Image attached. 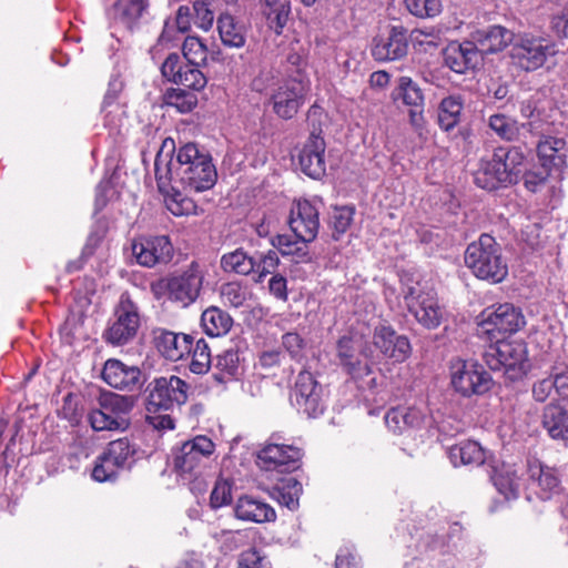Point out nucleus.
<instances>
[{
    "mask_svg": "<svg viewBox=\"0 0 568 568\" xmlns=\"http://www.w3.org/2000/svg\"><path fill=\"white\" fill-rule=\"evenodd\" d=\"M175 145L165 139L154 160L159 192L164 196L166 209L175 216L194 212V202L182 195L181 189L203 192L214 186L217 172L211 155L195 143L182 145L174 158Z\"/></svg>",
    "mask_w": 568,
    "mask_h": 568,
    "instance_id": "1",
    "label": "nucleus"
},
{
    "mask_svg": "<svg viewBox=\"0 0 568 568\" xmlns=\"http://www.w3.org/2000/svg\"><path fill=\"white\" fill-rule=\"evenodd\" d=\"M203 282L204 272L201 265L193 261L184 270L152 282L150 290L156 300L166 297L182 307H187L199 298Z\"/></svg>",
    "mask_w": 568,
    "mask_h": 568,
    "instance_id": "2",
    "label": "nucleus"
},
{
    "mask_svg": "<svg viewBox=\"0 0 568 568\" xmlns=\"http://www.w3.org/2000/svg\"><path fill=\"white\" fill-rule=\"evenodd\" d=\"M465 264L473 274L491 283L501 282L508 274V265L500 245L489 234H481L465 252Z\"/></svg>",
    "mask_w": 568,
    "mask_h": 568,
    "instance_id": "3",
    "label": "nucleus"
},
{
    "mask_svg": "<svg viewBox=\"0 0 568 568\" xmlns=\"http://www.w3.org/2000/svg\"><path fill=\"white\" fill-rule=\"evenodd\" d=\"M484 359L491 371H503L513 382L529 369L527 346L521 339H497L486 347Z\"/></svg>",
    "mask_w": 568,
    "mask_h": 568,
    "instance_id": "4",
    "label": "nucleus"
},
{
    "mask_svg": "<svg viewBox=\"0 0 568 568\" xmlns=\"http://www.w3.org/2000/svg\"><path fill=\"white\" fill-rule=\"evenodd\" d=\"M134 400L132 396H123L112 392H102L88 414V420L95 432L125 430L129 414Z\"/></svg>",
    "mask_w": 568,
    "mask_h": 568,
    "instance_id": "5",
    "label": "nucleus"
},
{
    "mask_svg": "<svg viewBox=\"0 0 568 568\" xmlns=\"http://www.w3.org/2000/svg\"><path fill=\"white\" fill-rule=\"evenodd\" d=\"M557 53L554 40L547 37L524 33L515 38L510 51V64L520 72H535Z\"/></svg>",
    "mask_w": 568,
    "mask_h": 568,
    "instance_id": "6",
    "label": "nucleus"
},
{
    "mask_svg": "<svg viewBox=\"0 0 568 568\" xmlns=\"http://www.w3.org/2000/svg\"><path fill=\"white\" fill-rule=\"evenodd\" d=\"M140 325L139 306L132 301L129 293H123L113 310L102 337L110 345L122 346L135 338Z\"/></svg>",
    "mask_w": 568,
    "mask_h": 568,
    "instance_id": "7",
    "label": "nucleus"
},
{
    "mask_svg": "<svg viewBox=\"0 0 568 568\" xmlns=\"http://www.w3.org/2000/svg\"><path fill=\"white\" fill-rule=\"evenodd\" d=\"M215 445L206 436L200 435L184 442L174 452V469L185 481L197 480L214 453Z\"/></svg>",
    "mask_w": 568,
    "mask_h": 568,
    "instance_id": "8",
    "label": "nucleus"
},
{
    "mask_svg": "<svg viewBox=\"0 0 568 568\" xmlns=\"http://www.w3.org/2000/svg\"><path fill=\"white\" fill-rule=\"evenodd\" d=\"M307 79L297 68L294 74L278 82L270 94V104L273 112L284 120L295 116L304 104L307 92Z\"/></svg>",
    "mask_w": 568,
    "mask_h": 568,
    "instance_id": "9",
    "label": "nucleus"
},
{
    "mask_svg": "<svg viewBox=\"0 0 568 568\" xmlns=\"http://www.w3.org/2000/svg\"><path fill=\"white\" fill-rule=\"evenodd\" d=\"M189 384L175 375L154 378L148 386V413L168 412L182 406L189 397Z\"/></svg>",
    "mask_w": 568,
    "mask_h": 568,
    "instance_id": "10",
    "label": "nucleus"
},
{
    "mask_svg": "<svg viewBox=\"0 0 568 568\" xmlns=\"http://www.w3.org/2000/svg\"><path fill=\"white\" fill-rule=\"evenodd\" d=\"M404 302L408 312L425 328L435 329L444 320V310L432 292H426L419 283L403 288Z\"/></svg>",
    "mask_w": 568,
    "mask_h": 568,
    "instance_id": "11",
    "label": "nucleus"
},
{
    "mask_svg": "<svg viewBox=\"0 0 568 568\" xmlns=\"http://www.w3.org/2000/svg\"><path fill=\"white\" fill-rule=\"evenodd\" d=\"M450 379L454 389L466 397L483 395L491 387V377L483 366L462 359L452 363Z\"/></svg>",
    "mask_w": 568,
    "mask_h": 568,
    "instance_id": "12",
    "label": "nucleus"
},
{
    "mask_svg": "<svg viewBox=\"0 0 568 568\" xmlns=\"http://www.w3.org/2000/svg\"><path fill=\"white\" fill-rule=\"evenodd\" d=\"M135 450L128 438H120L108 444L104 452L97 457L92 478L104 483L116 478L119 471L128 466Z\"/></svg>",
    "mask_w": 568,
    "mask_h": 568,
    "instance_id": "13",
    "label": "nucleus"
},
{
    "mask_svg": "<svg viewBox=\"0 0 568 568\" xmlns=\"http://www.w3.org/2000/svg\"><path fill=\"white\" fill-rule=\"evenodd\" d=\"M271 437L257 455V465L265 471L291 473L300 468L303 452L293 445H284L274 442Z\"/></svg>",
    "mask_w": 568,
    "mask_h": 568,
    "instance_id": "14",
    "label": "nucleus"
},
{
    "mask_svg": "<svg viewBox=\"0 0 568 568\" xmlns=\"http://www.w3.org/2000/svg\"><path fill=\"white\" fill-rule=\"evenodd\" d=\"M373 346L376 351L375 357L379 361H390L393 364L405 362L410 355L409 339L398 334L389 325L376 326L373 333ZM374 355L372 354V359Z\"/></svg>",
    "mask_w": 568,
    "mask_h": 568,
    "instance_id": "15",
    "label": "nucleus"
},
{
    "mask_svg": "<svg viewBox=\"0 0 568 568\" xmlns=\"http://www.w3.org/2000/svg\"><path fill=\"white\" fill-rule=\"evenodd\" d=\"M525 317L520 308L510 303L499 304L481 313L479 326L483 333L493 335L498 333H516L525 325Z\"/></svg>",
    "mask_w": 568,
    "mask_h": 568,
    "instance_id": "16",
    "label": "nucleus"
},
{
    "mask_svg": "<svg viewBox=\"0 0 568 568\" xmlns=\"http://www.w3.org/2000/svg\"><path fill=\"white\" fill-rule=\"evenodd\" d=\"M293 399L307 417H316L324 412L323 387L308 371H301L297 375Z\"/></svg>",
    "mask_w": 568,
    "mask_h": 568,
    "instance_id": "17",
    "label": "nucleus"
},
{
    "mask_svg": "<svg viewBox=\"0 0 568 568\" xmlns=\"http://www.w3.org/2000/svg\"><path fill=\"white\" fill-rule=\"evenodd\" d=\"M161 73L170 82L182 85L194 93L204 89L207 83L200 65L184 64L178 53L166 57L161 65Z\"/></svg>",
    "mask_w": 568,
    "mask_h": 568,
    "instance_id": "18",
    "label": "nucleus"
},
{
    "mask_svg": "<svg viewBox=\"0 0 568 568\" xmlns=\"http://www.w3.org/2000/svg\"><path fill=\"white\" fill-rule=\"evenodd\" d=\"M136 262L145 267L168 264L174 254L173 245L166 235L141 237L132 243Z\"/></svg>",
    "mask_w": 568,
    "mask_h": 568,
    "instance_id": "19",
    "label": "nucleus"
},
{
    "mask_svg": "<svg viewBox=\"0 0 568 568\" xmlns=\"http://www.w3.org/2000/svg\"><path fill=\"white\" fill-rule=\"evenodd\" d=\"M336 351L339 365L352 378L358 379L371 374L368 354L361 348L358 341L343 336L337 342Z\"/></svg>",
    "mask_w": 568,
    "mask_h": 568,
    "instance_id": "20",
    "label": "nucleus"
},
{
    "mask_svg": "<svg viewBox=\"0 0 568 568\" xmlns=\"http://www.w3.org/2000/svg\"><path fill=\"white\" fill-rule=\"evenodd\" d=\"M408 47L406 28L393 26L387 36H378L373 40L372 55L381 62L396 61L407 55Z\"/></svg>",
    "mask_w": 568,
    "mask_h": 568,
    "instance_id": "21",
    "label": "nucleus"
},
{
    "mask_svg": "<svg viewBox=\"0 0 568 568\" xmlns=\"http://www.w3.org/2000/svg\"><path fill=\"white\" fill-rule=\"evenodd\" d=\"M288 224L297 239L312 242L320 229L317 207L307 200L296 202L291 210Z\"/></svg>",
    "mask_w": 568,
    "mask_h": 568,
    "instance_id": "22",
    "label": "nucleus"
},
{
    "mask_svg": "<svg viewBox=\"0 0 568 568\" xmlns=\"http://www.w3.org/2000/svg\"><path fill=\"white\" fill-rule=\"evenodd\" d=\"M325 149L321 132L313 131L298 153V164L304 174L312 179H320L325 174Z\"/></svg>",
    "mask_w": 568,
    "mask_h": 568,
    "instance_id": "23",
    "label": "nucleus"
},
{
    "mask_svg": "<svg viewBox=\"0 0 568 568\" xmlns=\"http://www.w3.org/2000/svg\"><path fill=\"white\" fill-rule=\"evenodd\" d=\"M392 97L410 108L409 121L413 126L420 129L424 124L425 97L419 85L410 77L403 75L398 79Z\"/></svg>",
    "mask_w": 568,
    "mask_h": 568,
    "instance_id": "24",
    "label": "nucleus"
},
{
    "mask_svg": "<svg viewBox=\"0 0 568 568\" xmlns=\"http://www.w3.org/2000/svg\"><path fill=\"white\" fill-rule=\"evenodd\" d=\"M445 65L456 73H466L481 64L483 57L473 41L450 42L443 52Z\"/></svg>",
    "mask_w": 568,
    "mask_h": 568,
    "instance_id": "25",
    "label": "nucleus"
},
{
    "mask_svg": "<svg viewBox=\"0 0 568 568\" xmlns=\"http://www.w3.org/2000/svg\"><path fill=\"white\" fill-rule=\"evenodd\" d=\"M102 377L111 387L124 390L139 389L144 383L143 374L138 366H129L113 358L105 362Z\"/></svg>",
    "mask_w": 568,
    "mask_h": 568,
    "instance_id": "26",
    "label": "nucleus"
},
{
    "mask_svg": "<svg viewBox=\"0 0 568 568\" xmlns=\"http://www.w3.org/2000/svg\"><path fill=\"white\" fill-rule=\"evenodd\" d=\"M493 159L496 165L499 166L500 174L506 183H518L526 170V156L520 148H498L495 150Z\"/></svg>",
    "mask_w": 568,
    "mask_h": 568,
    "instance_id": "27",
    "label": "nucleus"
},
{
    "mask_svg": "<svg viewBox=\"0 0 568 568\" xmlns=\"http://www.w3.org/2000/svg\"><path fill=\"white\" fill-rule=\"evenodd\" d=\"M528 475L529 485L540 499H549L552 495L559 493L560 480L552 468L544 466L538 460L529 462Z\"/></svg>",
    "mask_w": 568,
    "mask_h": 568,
    "instance_id": "28",
    "label": "nucleus"
},
{
    "mask_svg": "<svg viewBox=\"0 0 568 568\" xmlns=\"http://www.w3.org/2000/svg\"><path fill=\"white\" fill-rule=\"evenodd\" d=\"M479 53H496L503 51L515 40L514 32L503 26H489L486 29L478 30L473 36Z\"/></svg>",
    "mask_w": 568,
    "mask_h": 568,
    "instance_id": "29",
    "label": "nucleus"
},
{
    "mask_svg": "<svg viewBox=\"0 0 568 568\" xmlns=\"http://www.w3.org/2000/svg\"><path fill=\"white\" fill-rule=\"evenodd\" d=\"M194 337L187 334H176L160 331L155 336L158 351L169 361L176 362L191 352Z\"/></svg>",
    "mask_w": 568,
    "mask_h": 568,
    "instance_id": "30",
    "label": "nucleus"
},
{
    "mask_svg": "<svg viewBox=\"0 0 568 568\" xmlns=\"http://www.w3.org/2000/svg\"><path fill=\"white\" fill-rule=\"evenodd\" d=\"M541 424L552 439L568 440V408L558 402L544 407Z\"/></svg>",
    "mask_w": 568,
    "mask_h": 568,
    "instance_id": "31",
    "label": "nucleus"
},
{
    "mask_svg": "<svg viewBox=\"0 0 568 568\" xmlns=\"http://www.w3.org/2000/svg\"><path fill=\"white\" fill-rule=\"evenodd\" d=\"M149 8V0H116L112 9L114 23L132 31Z\"/></svg>",
    "mask_w": 568,
    "mask_h": 568,
    "instance_id": "32",
    "label": "nucleus"
},
{
    "mask_svg": "<svg viewBox=\"0 0 568 568\" xmlns=\"http://www.w3.org/2000/svg\"><path fill=\"white\" fill-rule=\"evenodd\" d=\"M490 477L494 486L506 499H516L519 496L521 478L515 465L501 464L494 467Z\"/></svg>",
    "mask_w": 568,
    "mask_h": 568,
    "instance_id": "33",
    "label": "nucleus"
},
{
    "mask_svg": "<svg viewBox=\"0 0 568 568\" xmlns=\"http://www.w3.org/2000/svg\"><path fill=\"white\" fill-rule=\"evenodd\" d=\"M235 516L241 520L265 523L276 518L275 510L267 504L251 497H241L235 506Z\"/></svg>",
    "mask_w": 568,
    "mask_h": 568,
    "instance_id": "34",
    "label": "nucleus"
},
{
    "mask_svg": "<svg viewBox=\"0 0 568 568\" xmlns=\"http://www.w3.org/2000/svg\"><path fill=\"white\" fill-rule=\"evenodd\" d=\"M217 31L225 47L242 48L246 42V32L243 24L237 22L230 13H221L217 18Z\"/></svg>",
    "mask_w": 568,
    "mask_h": 568,
    "instance_id": "35",
    "label": "nucleus"
},
{
    "mask_svg": "<svg viewBox=\"0 0 568 568\" xmlns=\"http://www.w3.org/2000/svg\"><path fill=\"white\" fill-rule=\"evenodd\" d=\"M215 368L216 373L212 375L214 381L219 384H225L230 381L237 379L242 373L240 354L235 349H226L216 356Z\"/></svg>",
    "mask_w": 568,
    "mask_h": 568,
    "instance_id": "36",
    "label": "nucleus"
},
{
    "mask_svg": "<svg viewBox=\"0 0 568 568\" xmlns=\"http://www.w3.org/2000/svg\"><path fill=\"white\" fill-rule=\"evenodd\" d=\"M233 325L230 314L219 307L206 308L201 316V326L204 333L211 337L226 335Z\"/></svg>",
    "mask_w": 568,
    "mask_h": 568,
    "instance_id": "37",
    "label": "nucleus"
},
{
    "mask_svg": "<svg viewBox=\"0 0 568 568\" xmlns=\"http://www.w3.org/2000/svg\"><path fill=\"white\" fill-rule=\"evenodd\" d=\"M566 142L562 139L547 136L537 144V153L541 165L548 169H560L565 163Z\"/></svg>",
    "mask_w": 568,
    "mask_h": 568,
    "instance_id": "38",
    "label": "nucleus"
},
{
    "mask_svg": "<svg viewBox=\"0 0 568 568\" xmlns=\"http://www.w3.org/2000/svg\"><path fill=\"white\" fill-rule=\"evenodd\" d=\"M449 458L455 466H479L486 459L484 448L474 440H465L449 449Z\"/></svg>",
    "mask_w": 568,
    "mask_h": 568,
    "instance_id": "39",
    "label": "nucleus"
},
{
    "mask_svg": "<svg viewBox=\"0 0 568 568\" xmlns=\"http://www.w3.org/2000/svg\"><path fill=\"white\" fill-rule=\"evenodd\" d=\"M464 99L459 94H452L444 98L438 106V124L440 129L448 132L453 130L462 118Z\"/></svg>",
    "mask_w": 568,
    "mask_h": 568,
    "instance_id": "40",
    "label": "nucleus"
},
{
    "mask_svg": "<svg viewBox=\"0 0 568 568\" xmlns=\"http://www.w3.org/2000/svg\"><path fill=\"white\" fill-rule=\"evenodd\" d=\"M261 6L270 28L281 34L288 21L290 2L287 0H261Z\"/></svg>",
    "mask_w": 568,
    "mask_h": 568,
    "instance_id": "41",
    "label": "nucleus"
},
{
    "mask_svg": "<svg viewBox=\"0 0 568 568\" xmlns=\"http://www.w3.org/2000/svg\"><path fill=\"white\" fill-rule=\"evenodd\" d=\"M488 126L499 139L507 142L519 140L520 131L527 128L526 124H519L515 119L503 113L490 115Z\"/></svg>",
    "mask_w": 568,
    "mask_h": 568,
    "instance_id": "42",
    "label": "nucleus"
},
{
    "mask_svg": "<svg viewBox=\"0 0 568 568\" xmlns=\"http://www.w3.org/2000/svg\"><path fill=\"white\" fill-rule=\"evenodd\" d=\"M308 242H304L303 240H292L290 235L282 234L277 235L272 244L283 256H291L292 261L295 263H305L311 261V255L308 252Z\"/></svg>",
    "mask_w": 568,
    "mask_h": 568,
    "instance_id": "43",
    "label": "nucleus"
},
{
    "mask_svg": "<svg viewBox=\"0 0 568 568\" xmlns=\"http://www.w3.org/2000/svg\"><path fill=\"white\" fill-rule=\"evenodd\" d=\"M221 266L225 272L248 275L255 271L256 257L248 255L243 248L223 254Z\"/></svg>",
    "mask_w": 568,
    "mask_h": 568,
    "instance_id": "44",
    "label": "nucleus"
},
{
    "mask_svg": "<svg viewBox=\"0 0 568 568\" xmlns=\"http://www.w3.org/2000/svg\"><path fill=\"white\" fill-rule=\"evenodd\" d=\"M499 166L496 165L494 159L484 162L474 175V181L477 186L493 191L499 185H507L506 181L500 174Z\"/></svg>",
    "mask_w": 568,
    "mask_h": 568,
    "instance_id": "45",
    "label": "nucleus"
},
{
    "mask_svg": "<svg viewBox=\"0 0 568 568\" xmlns=\"http://www.w3.org/2000/svg\"><path fill=\"white\" fill-rule=\"evenodd\" d=\"M164 103L175 108L180 113H189L197 105V97L192 91L171 88L164 94Z\"/></svg>",
    "mask_w": 568,
    "mask_h": 568,
    "instance_id": "46",
    "label": "nucleus"
},
{
    "mask_svg": "<svg viewBox=\"0 0 568 568\" xmlns=\"http://www.w3.org/2000/svg\"><path fill=\"white\" fill-rule=\"evenodd\" d=\"M192 359L190 363V371L194 374H206L212 364L211 348L204 338H199L194 346L192 345L191 352Z\"/></svg>",
    "mask_w": 568,
    "mask_h": 568,
    "instance_id": "47",
    "label": "nucleus"
},
{
    "mask_svg": "<svg viewBox=\"0 0 568 568\" xmlns=\"http://www.w3.org/2000/svg\"><path fill=\"white\" fill-rule=\"evenodd\" d=\"M192 21H193L192 8L189 6H180L176 11L174 24H170L169 22H165L159 41L161 43L170 42L173 39V33L175 31V28L181 33L187 32L191 29Z\"/></svg>",
    "mask_w": 568,
    "mask_h": 568,
    "instance_id": "48",
    "label": "nucleus"
},
{
    "mask_svg": "<svg viewBox=\"0 0 568 568\" xmlns=\"http://www.w3.org/2000/svg\"><path fill=\"white\" fill-rule=\"evenodd\" d=\"M355 209L352 206L335 207L329 216V227L332 229V236L334 240L346 233L353 223Z\"/></svg>",
    "mask_w": 568,
    "mask_h": 568,
    "instance_id": "49",
    "label": "nucleus"
},
{
    "mask_svg": "<svg viewBox=\"0 0 568 568\" xmlns=\"http://www.w3.org/2000/svg\"><path fill=\"white\" fill-rule=\"evenodd\" d=\"M183 58L186 64L203 65L207 60V48L197 37H186L182 45Z\"/></svg>",
    "mask_w": 568,
    "mask_h": 568,
    "instance_id": "50",
    "label": "nucleus"
},
{
    "mask_svg": "<svg viewBox=\"0 0 568 568\" xmlns=\"http://www.w3.org/2000/svg\"><path fill=\"white\" fill-rule=\"evenodd\" d=\"M302 489L301 484L295 478H288L285 484L276 489V498L280 504L288 509H295L298 506V494Z\"/></svg>",
    "mask_w": 568,
    "mask_h": 568,
    "instance_id": "51",
    "label": "nucleus"
},
{
    "mask_svg": "<svg viewBox=\"0 0 568 568\" xmlns=\"http://www.w3.org/2000/svg\"><path fill=\"white\" fill-rule=\"evenodd\" d=\"M407 10L418 18H433L442 11L440 0H404Z\"/></svg>",
    "mask_w": 568,
    "mask_h": 568,
    "instance_id": "52",
    "label": "nucleus"
},
{
    "mask_svg": "<svg viewBox=\"0 0 568 568\" xmlns=\"http://www.w3.org/2000/svg\"><path fill=\"white\" fill-rule=\"evenodd\" d=\"M414 45L428 48H437L440 43L442 31L437 28H419L414 29L410 34Z\"/></svg>",
    "mask_w": 568,
    "mask_h": 568,
    "instance_id": "53",
    "label": "nucleus"
},
{
    "mask_svg": "<svg viewBox=\"0 0 568 568\" xmlns=\"http://www.w3.org/2000/svg\"><path fill=\"white\" fill-rule=\"evenodd\" d=\"M191 8L193 12V23L204 31L210 30L213 26L214 13L210 9L209 3L204 0H196Z\"/></svg>",
    "mask_w": 568,
    "mask_h": 568,
    "instance_id": "54",
    "label": "nucleus"
},
{
    "mask_svg": "<svg viewBox=\"0 0 568 568\" xmlns=\"http://www.w3.org/2000/svg\"><path fill=\"white\" fill-rule=\"evenodd\" d=\"M280 264V258L276 251L270 250L266 254H263L256 258V267L253 273L257 274L256 282H263L264 277L268 274H273Z\"/></svg>",
    "mask_w": 568,
    "mask_h": 568,
    "instance_id": "55",
    "label": "nucleus"
},
{
    "mask_svg": "<svg viewBox=\"0 0 568 568\" xmlns=\"http://www.w3.org/2000/svg\"><path fill=\"white\" fill-rule=\"evenodd\" d=\"M282 345L293 359L300 361L303 357L305 341L298 333H285L282 336Z\"/></svg>",
    "mask_w": 568,
    "mask_h": 568,
    "instance_id": "56",
    "label": "nucleus"
},
{
    "mask_svg": "<svg viewBox=\"0 0 568 568\" xmlns=\"http://www.w3.org/2000/svg\"><path fill=\"white\" fill-rule=\"evenodd\" d=\"M231 500L232 485L225 479L217 480L211 493V506L213 508H220L222 506L230 504Z\"/></svg>",
    "mask_w": 568,
    "mask_h": 568,
    "instance_id": "57",
    "label": "nucleus"
},
{
    "mask_svg": "<svg viewBox=\"0 0 568 568\" xmlns=\"http://www.w3.org/2000/svg\"><path fill=\"white\" fill-rule=\"evenodd\" d=\"M239 568H272L270 560L255 548L240 555Z\"/></svg>",
    "mask_w": 568,
    "mask_h": 568,
    "instance_id": "58",
    "label": "nucleus"
},
{
    "mask_svg": "<svg viewBox=\"0 0 568 568\" xmlns=\"http://www.w3.org/2000/svg\"><path fill=\"white\" fill-rule=\"evenodd\" d=\"M550 169L545 168L541 165V168L534 170V171H527L521 175V179H524L525 186L531 191L536 192L540 185H542L548 175H549Z\"/></svg>",
    "mask_w": 568,
    "mask_h": 568,
    "instance_id": "59",
    "label": "nucleus"
},
{
    "mask_svg": "<svg viewBox=\"0 0 568 568\" xmlns=\"http://www.w3.org/2000/svg\"><path fill=\"white\" fill-rule=\"evenodd\" d=\"M222 296L234 307L242 306L246 301V292L237 283H227L223 285Z\"/></svg>",
    "mask_w": 568,
    "mask_h": 568,
    "instance_id": "60",
    "label": "nucleus"
},
{
    "mask_svg": "<svg viewBox=\"0 0 568 568\" xmlns=\"http://www.w3.org/2000/svg\"><path fill=\"white\" fill-rule=\"evenodd\" d=\"M552 375L536 381L531 386L532 398L538 403L546 402L555 392Z\"/></svg>",
    "mask_w": 568,
    "mask_h": 568,
    "instance_id": "61",
    "label": "nucleus"
},
{
    "mask_svg": "<svg viewBox=\"0 0 568 568\" xmlns=\"http://www.w3.org/2000/svg\"><path fill=\"white\" fill-rule=\"evenodd\" d=\"M335 568H361V558L354 549L342 548L336 556Z\"/></svg>",
    "mask_w": 568,
    "mask_h": 568,
    "instance_id": "62",
    "label": "nucleus"
},
{
    "mask_svg": "<svg viewBox=\"0 0 568 568\" xmlns=\"http://www.w3.org/2000/svg\"><path fill=\"white\" fill-rule=\"evenodd\" d=\"M385 424L394 433L400 434L405 432V415L402 412V407L389 409L385 415Z\"/></svg>",
    "mask_w": 568,
    "mask_h": 568,
    "instance_id": "63",
    "label": "nucleus"
},
{
    "mask_svg": "<svg viewBox=\"0 0 568 568\" xmlns=\"http://www.w3.org/2000/svg\"><path fill=\"white\" fill-rule=\"evenodd\" d=\"M402 412L405 415L406 429L420 428L427 417L425 412L418 407H402Z\"/></svg>",
    "mask_w": 568,
    "mask_h": 568,
    "instance_id": "64",
    "label": "nucleus"
}]
</instances>
